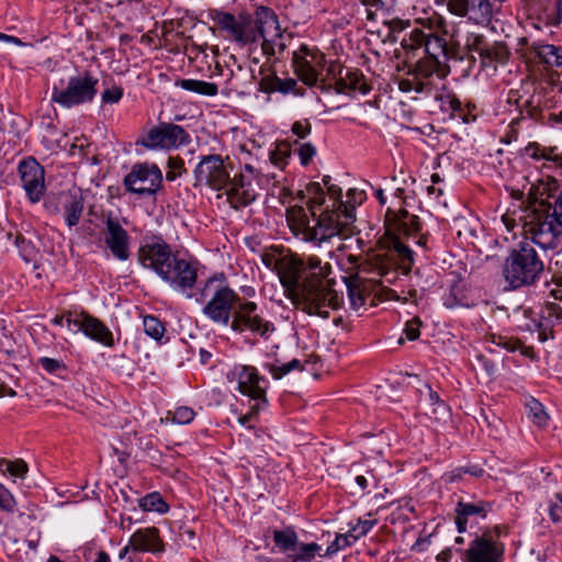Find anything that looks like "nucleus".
Segmentation results:
<instances>
[{
    "instance_id": "1",
    "label": "nucleus",
    "mask_w": 562,
    "mask_h": 562,
    "mask_svg": "<svg viewBox=\"0 0 562 562\" xmlns=\"http://www.w3.org/2000/svg\"><path fill=\"white\" fill-rule=\"evenodd\" d=\"M389 250H382L371 255L364 262L359 263L358 257L353 255L347 256V262H342L344 267L350 271L349 277L345 278L348 295L353 307L364 304V297L361 292V283L364 280L384 283H392L397 277L395 270L394 255L401 260V267L405 272L409 271L413 263V252L397 238L392 239Z\"/></svg>"
},
{
    "instance_id": "2",
    "label": "nucleus",
    "mask_w": 562,
    "mask_h": 562,
    "mask_svg": "<svg viewBox=\"0 0 562 562\" xmlns=\"http://www.w3.org/2000/svg\"><path fill=\"white\" fill-rule=\"evenodd\" d=\"M366 199V193L358 189H350L347 192V200L339 203L340 212L335 210L322 211L315 224L311 225V220L304 210L293 211L289 216L291 228L296 235L302 236L305 241L322 243L329 241L335 236L347 238L352 234L353 222L356 221L355 207L360 205Z\"/></svg>"
},
{
    "instance_id": "3",
    "label": "nucleus",
    "mask_w": 562,
    "mask_h": 562,
    "mask_svg": "<svg viewBox=\"0 0 562 562\" xmlns=\"http://www.w3.org/2000/svg\"><path fill=\"white\" fill-rule=\"evenodd\" d=\"M138 262L153 270L173 291L193 299L192 288L198 280V269L193 262L172 255L170 247L156 239L144 244L137 252Z\"/></svg>"
},
{
    "instance_id": "4",
    "label": "nucleus",
    "mask_w": 562,
    "mask_h": 562,
    "mask_svg": "<svg viewBox=\"0 0 562 562\" xmlns=\"http://www.w3.org/2000/svg\"><path fill=\"white\" fill-rule=\"evenodd\" d=\"M193 299L196 303H205L202 312L211 322L225 327L241 300L223 277L209 278Z\"/></svg>"
},
{
    "instance_id": "5",
    "label": "nucleus",
    "mask_w": 562,
    "mask_h": 562,
    "mask_svg": "<svg viewBox=\"0 0 562 562\" xmlns=\"http://www.w3.org/2000/svg\"><path fill=\"white\" fill-rule=\"evenodd\" d=\"M543 270V263L529 245L512 251L505 261L504 277L512 288L517 289L533 283Z\"/></svg>"
},
{
    "instance_id": "6",
    "label": "nucleus",
    "mask_w": 562,
    "mask_h": 562,
    "mask_svg": "<svg viewBox=\"0 0 562 562\" xmlns=\"http://www.w3.org/2000/svg\"><path fill=\"white\" fill-rule=\"evenodd\" d=\"M98 79L88 71L69 77L65 87L54 85L52 101L69 109L91 102L97 95Z\"/></svg>"
},
{
    "instance_id": "7",
    "label": "nucleus",
    "mask_w": 562,
    "mask_h": 562,
    "mask_svg": "<svg viewBox=\"0 0 562 562\" xmlns=\"http://www.w3.org/2000/svg\"><path fill=\"white\" fill-rule=\"evenodd\" d=\"M226 381L239 393L254 401L252 409L260 411L267 404L265 379L251 366L235 364L225 374Z\"/></svg>"
},
{
    "instance_id": "8",
    "label": "nucleus",
    "mask_w": 562,
    "mask_h": 562,
    "mask_svg": "<svg viewBox=\"0 0 562 562\" xmlns=\"http://www.w3.org/2000/svg\"><path fill=\"white\" fill-rule=\"evenodd\" d=\"M233 170V161L228 156L212 154L200 159L194 169V178L198 184L220 191L229 184Z\"/></svg>"
},
{
    "instance_id": "9",
    "label": "nucleus",
    "mask_w": 562,
    "mask_h": 562,
    "mask_svg": "<svg viewBox=\"0 0 562 562\" xmlns=\"http://www.w3.org/2000/svg\"><path fill=\"white\" fill-rule=\"evenodd\" d=\"M228 326L233 331L239 334L249 331L265 339H269L276 330L274 325L260 315L255 302L243 299L237 305Z\"/></svg>"
},
{
    "instance_id": "10",
    "label": "nucleus",
    "mask_w": 562,
    "mask_h": 562,
    "mask_svg": "<svg viewBox=\"0 0 562 562\" xmlns=\"http://www.w3.org/2000/svg\"><path fill=\"white\" fill-rule=\"evenodd\" d=\"M297 295L304 301L308 314L322 317H328L329 310H336L340 304L338 294L318 280H305V284Z\"/></svg>"
},
{
    "instance_id": "11",
    "label": "nucleus",
    "mask_w": 562,
    "mask_h": 562,
    "mask_svg": "<svg viewBox=\"0 0 562 562\" xmlns=\"http://www.w3.org/2000/svg\"><path fill=\"white\" fill-rule=\"evenodd\" d=\"M501 529L495 527L476 536L465 550V562H502L504 543L499 541Z\"/></svg>"
},
{
    "instance_id": "12",
    "label": "nucleus",
    "mask_w": 562,
    "mask_h": 562,
    "mask_svg": "<svg viewBox=\"0 0 562 562\" xmlns=\"http://www.w3.org/2000/svg\"><path fill=\"white\" fill-rule=\"evenodd\" d=\"M190 137L184 128L173 123H159L142 138L140 144L148 149H176L189 144Z\"/></svg>"
},
{
    "instance_id": "13",
    "label": "nucleus",
    "mask_w": 562,
    "mask_h": 562,
    "mask_svg": "<svg viewBox=\"0 0 562 562\" xmlns=\"http://www.w3.org/2000/svg\"><path fill=\"white\" fill-rule=\"evenodd\" d=\"M162 182V172L155 164H136L125 177L127 191L139 195L155 194Z\"/></svg>"
},
{
    "instance_id": "14",
    "label": "nucleus",
    "mask_w": 562,
    "mask_h": 562,
    "mask_svg": "<svg viewBox=\"0 0 562 562\" xmlns=\"http://www.w3.org/2000/svg\"><path fill=\"white\" fill-rule=\"evenodd\" d=\"M255 31L257 38H262V49L267 55H277L286 47L285 36L280 29L277 16L269 10L262 9L257 14Z\"/></svg>"
},
{
    "instance_id": "15",
    "label": "nucleus",
    "mask_w": 562,
    "mask_h": 562,
    "mask_svg": "<svg viewBox=\"0 0 562 562\" xmlns=\"http://www.w3.org/2000/svg\"><path fill=\"white\" fill-rule=\"evenodd\" d=\"M293 63L299 78L307 86H316L319 81L321 70L326 66L324 55L306 45H302L293 53Z\"/></svg>"
},
{
    "instance_id": "16",
    "label": "nucleus",
    "mask_w": 562,
    "mask_h": 562,
    "mask_svg": "<svg viewBox=\"0 0 562 562\" xmlns=\"http://www.w3.org/2000/svg\"><path fill=\"white\" fill-rule=\"evenodd\" d=\"M402 46L411 49L424 48L437 66L448 59L447 42L440 33H426L424 30L414 29L408 38H403Z\"/></svg>"
},
{
    "instance_id": "17",
    "label": "nucleus",
    "mask_w": 562,
    "mask_h": 562,
    "mask_svg": "<svg viewBox=\"0 0 562 562\" xmlns=\"http://www.w3.org/2000/svg\"><path fill=\"white\" fill-rule=\"evenodd\" d=\"M103 241L111 255L120 261L130 258L131 237L120 220L109 214L103 220Z\"/></svg>"
},
{
    "instance_id": "18",
    "label": "nucleus",
    "mask_w": 562,
    "mask_h": 562,
    "mask_svg": "<svg viewBox=\"0 0 562 562\" xmlns=\"http://www.w3.org/2000/svg\"><path fill=\"white\" fill-rule=\"evenodd\" d=\"M19 175L31 202H38L45 192L44 169L32 157L23 159L19 164Z\"/></svg>"
},
{
    "instance_id": "19",
    "label": "nucleus",
    "mask_w": 562,
    "mask_h": 562,
    "mask_svg": "<svg viewBox=\"0 0 562 562\" xmlns=\"http://www.w3.org/2000/svg\"><path fill=\"white\" fill-rule=\"evenodd\" d=\"M217 24L228 36L239 44H249L257 41V33L250 20L245 16H238L231 13H220Z\"/></svg>"
},
{
    "instance_id": "20",
    "label": "nucleus",
    "mask_w": 562,
    "mask_h": 562,
    "mask_svg": "<svg viewBox=\"0 0 562 562\" xmlns=\"http://www.w3.org/2000/svg\"><path fill=\"white\" fill-rule=\"evenodd\" d=\"M560 227L553 215L552 217H538L529 223L526 234L529 235L532 243L543 249H549L557 246V239L561 235Z\"/></svg>"
},
{
    "instance_id": "21",
    "label": "nucleus",
    "mask_w": 562,
    "mask_h": 562,
    "mask_svg": "<svg viewBox=\"0 0 562 562\" xmlns=\"http://www.w3.org/2000/svg\"><path fill=\"white\" fill-rule=\"evenodd\" d=\"M328 200L319 187L318 183L312 184L310 188L311 198L308 201V207L312 215L311 225L315 224V220L318 218L317 211L322 213V211L326 210L329 206V210H335L340 212L339 203L341 201V189L336 184H329L328 188Z\"/></svg>"
},
{
    "instance_id": "22",
    "label": "nucleus",
    "mask_w": 562,
    "mask_h": 562,
    "mask_svg": "<svg viewBox=\"0 0 562 562\" xmlns=\"http://www.w3.org/2000/svg\"><path fill=\"white\" fill-rule=\"evenodd\" d=\"M448 11L457 16H469L476 23L490 20L492 5L490 0H449Z\"/></svg>"
},
{
    "instance_id": "23",
    "label": "nucleus",
    "mask_w": 562,
    "mask_h": 562,
    "mask_svg": "<svg viewBox=\"0 0 562 562\" xmlns=\"http://www.w3.org/2000/svg\"><path fill=\"white\" fill-rule=\"evenodd\" d=\"M278 274L282 285L288 291L299 294L305 284V280L301 281L302 277L305 276L302 257L284 258L280 263Z\"/></svg>"
},
{
    "instance_id": "24",
    "label": "nucleus",
    "mask_w": 562,
    "mask_h": 562,
    "mask_svg": "<svg viewBox=\"0 0 562 562\" xmlns=\"http://www.w3.org/2000/svg\"><path fill=\"white\" fill-rule=\"evenodd\" d=\"M256 179L249 178L247 173L235 175L229 177V184L226 187V192L231 202L235 207L239 205H248L257 198V191L254 186Z\"/></svg>"
},
{
    "instance_id": "25",
    "label": "nucleus",
    "mask_w": 562,
    "mask_h": 562,
    "mask_svg": "<svg viewBox=\"0 0 562 562\" xmlns=\"http://www.w3.org/2000/svg\"><path fill=\"white\" fill-rule=\"evenodd\" d=\"M132 551L158 553L164 551V544L158 535V529L143 528L131 536Z\"/></svg>"
},
{
    "instance_id": "26",
    "label": "nucleus",
    "mask_w": 562,
    "mask_h": 562,
    "mask_svg": "<svg viewBox=\"0 0 562 562\" xmlns=\"http://www.w3.org/2000/svg\"><path fill=\"white\" fill-rule=\"evenodd\" d=\"M65 221L69 227L76 226L82 215L85 199L79 190L69 191L60 196Z\"/></svg>"
},
{
    "instance_id": "27",
    "label": "nucleus",
    "mask_w": 562,
    "mask_h": 562,
    "mask_svg": "<svg viewBox=\"0 0 562 562\" xmlns=\"http://www.w3.org/2000/svg\"><path fill=\"white\" fill-rule=\"evenodd\" d=\"M525 155L533 160H543L546 167L562 168V151L558 147H547L538 143L528 144Z\"/></svg>"
},
{
    "instance_id": "28",
    "label": "nucleus",
    "mask_w": 562,
    "mask_h": 562,
    "mask_svg": "<svg viewBox=\"0 0 562 562\" xmlns=\"http://www.w3.org/2000/svg\"><path fill=\"white\" fill-rule=\"evenodd\" d=\"M82 333L104 347L112 348L115 345L114 335L110 328L92 315H89L86 319V326Z\"/></svg>"
},
{
    "instance_id": "29",
    "label": "nucleus",
    "mask_w": 562,
    "mask_h": 562,
    "mask_svg": "<svg viewBox=\"0 0 562 562\" xmlns=\"http://www.w3.org/2000/svg\"><path fill=\"white\" fill-rule=\"evenodd\" d=\"M305 280L326 279L331 273V266L328 262H323L321 258L314 255L302 257Z\"/></svg>"
},
{
    "instance_id": "30",
    "label": "nucleus",
    "mask_w": 562,
    "mask_h": 562,
    "mask_svg": "<svg viewBox=\"0 0 562 562\" xmlns=\"http://www.w3.org/2000/svg\"><path fill=\"white\" fill-rule=\"evenodd\" d=\"M429 74L419 68L412 78L401 79L398 81V89L402 92L429 93L430 83L427 80Z\"/></svg>"
},
{
    "instance_id": "31",
    "label": "nucleus",
    "mask_w": 562,
    "mask_h": 562,
    "mask_svg": "<svg viewBox=\"0 0 562 562\" xmlns=\"http://www.w3.org/2000/svg\"><path fill=\"white\" fill-rule=\"evenodd\" d=\"M336 90L338 93H347L348 90L360 91L366 94L369 91L362 75L358 71L347 70L345 77H339L336 82Z\"/></svg>"
},
{
    "instance_id": "32",
    "label": "nucleus",
    "mask_w": 562,
    "mask_h": 562,
    "mask_svg": "<svg viewBox=\"0 0 562 562\" xmlns=\"http://www.w3.org/2000/svg\"><path fill=\"white\" fill-rule=\"evenodd\" d=\"M177 86L187 91L206 97H214L218 92V88L215 83L198 79H182L177 82Z\"/></svg>"
},
{
    "instance_id": "33",
    "label": "nucleus",
    "mask_w": 562,
    "mask_h": 562,
    "mask_svg": "<svg viewBox=\"0 0 562 562\" xmlns=\"http://www.w3.org/2000/svg\"><path fill=\"white\" fill-rule=\"evenodd\" d=\"M396 229L404 235H412L420 229V221L418 216L409 214L406 210L400 211L396 223Z\"/></svg>"
},
{
    "instance_id": "34",
    "label": "nucleus",
    "mask_w": 562,
    "mask_h": 562,
    "mask_svg": "<svg viewBox=\"0 0 562 562\" xmlns=\"http://www.w3.org/2000/svg\"><path fill=\"white\" fill-rule=\"evenodd\" d=\"M537 55L538 57L547 65L549 66H555L561 67L562 66V48L546 44L540 45L537 48Z\"/></svg>"
},
{
    "instance_id": "35",
    "label": "nucleus",
    "mask_w": 562,
    "mask_h": 562,
    "mask_svg": "<svg viewBox=\"0 0 562 562\" xmlns=\"http://www.w3.org/2000/svg\"><path fill=\"white\" fill-rule=\"evenodd\" d=\"M139 507L145 512L166 513L168 506L158 493H150L139 499Z\"/></svg>"
},
{
    "instance_id": "36",
    "label": "nucleus",
    "mask_w": 562,
    "mask_h": 562,
    "mask_svg": "<svg viewBox=\"0 0 562 562\" xmlns=\"http://www.w3.org/2000/svg\"><path fill=\"white\" fill-rule=\"evenodd\" d=\"M274 543L283 551L294 550L297 536L292 529L277 530L273 532Z\"/></svg>"
},
{
    "instance_id": "37",
    "label": "nucleus",
    "mask_w": 562,
    "mask_h": 562,
    "mask_svg": "<svg viewBox=\"0 0 562 562\" xmlns=\"http://www.w3.org/2000/svg\"><path fill=\"white\" fill-rule=\"evenodd\" d=\"M0 470L3 472H8L11 476L24 479L29 468L26 462L23 461L22 459H16L14 461L1 459Z\"/></svg>"
},
{
    "instance_id": "38",
    "label": "nucleus",
    "mask_w": 562,
    "mask_h": 562,
    "mask_svg": "<svg viewBox=\"0 0 562 562\" xmlns=\"http://www.w3.org/2000/svg\"><path fill=\"white\" fill-rule=\"evenodd\" d=\"M418 23L423 26L426 33H446V21L442 16L437 13H432L430 16L418 19Z\"/></svg>"
},
{
    "instance_id": "39",
    "label": "nucleus",
    "mask_w": 562,
    "mask_h": 562,
    "mask_svg": "<svg viewBox=\"0 0 562 562\" xmlns=\"http://www.w3.org/2000/svg\"><path fill=\"white\" fill-rule=\"evenodd\" d=\"M143 327H144L145 334L155 340H160L165 334L164 325L155 316H150V315L145 316L143 318Z\"/></svg>"
},
{
    "instance_id": "40",
    "label": "nucleus",
    "mask_w": 562,
    "mask_h": 562,
    "mask_svg": "<svg viewBox=\"0 0 562 562\" xmlns=\"http://www.w3.org/2000/svg\"><path fill=\"white\" fill-rule=\"evenodd\" d=\"M321 547L317 543H306L299 548V551L289 555L292 562H310L312 561Z\"/></svg>"
},
{
    "instance_id": "41",
    "label": "nucleus",
    "mask_w": 562,
    "mask_h": 562,
    "mask_svg": "<svg viewBox=\"0 0 562 562\" xmlns=\"http://www.w3.org/2000/svg\"><path fill=\"white\" fill-rule=\"evenodd\" d=\"M301 370L302 364L301 361L297 359H293L286 363H280L276 362L272 364H269V372L272 374V376L277 380L281 379L282 376L286 375L293 370Z\"/></svg>"
},
{
    "instance_id": "42",
    "label": "nucleus",
    "mask_w": 562,
    "mask_h": 562,
    "mask_svg": "<svg viewBox=\"0 0 562 562\" xmlns=\"http://www.w3.org/2000/svg\"><path fill=\"white\" fill-rule=\"evenodd\" d=\"M14 244L16 248L19 249V252L21 257L26 261H32L35 258L36 255V248L32 244L31 240H27L22 235H16L14 239Z\"/></svg>"
},
{
    "instance_id": "43",
    "label": "nucleus",
    "mask_w": 562,
    "mask_h": 562,
    "mask_svg": "<svg viewBox=\"0 0 562 562\" xmlns=\"http://www.w3.org/2000/svg\"><path fill=\"white\" fill-rule=\"evenodd\" d=\"M90 314L86 312L81 313H75V312H68L66 314V326L69 330L77 333V331H83L86 326V319L89 317Z\"/></svg>"
},
{
    "instance_id": "44",
    "label": "nucleus",
    "mask_w": 562,
    "mask_h": 562,
    "mask_svg": "<svg viewBox=\"0 0 562 562\" xmlns=\"http://www.w3.org/2000/svg\"><path fill=\"white\" fill-rule=\"evenodd\" d=\"M425 409L426 415L437 423H446L450 418L449 407L442 401Z\"/></svg>"
},
{
    "instance_id": "45",
    "label": "nucleus",
    "mask_w": 562,
    "mask_h": 562,
    "mask_svg": "<svg viewBox=\"0 0 562 562\" xmlns=\"http://www.w3.org/2000/svg\"><path fill=\"white\" fill-rule=\"evenodd\" d=\"M486 341L491 342L492 345H494L496 347L503 348L506 351H515L519 345L517 340H515L510 337L502 336V335H497V334L488 335L486 337Z\"/></svg>"
},
{
    "instance_id": "46",
    "label": "nucleus",
    "mask_w": 562,
    "mask_h": 562,
    "mask_svg": "<svg viewBox=\"0 0 562 562\" xmlns=\"http://www.w3.org/2000/svg\"><path fill=\"white\" fill-rule=\"evenodd\" d=\"M457 513H459L460 515H462L467 518L470 516H474V515L484 517L486 514V508L482 503H462V502H460L458 504Z\"/></svg>"
},
{
    "instance_id": "47",
    "label": "nucleus",
    "mask_w": 562,
    "mask_h": 562,
    "mask_svg": "<svg viewBox=\"0 0 562 562\" xmlns=\"http://www.w3.org/2000/svg\"><path fill=\"white\" fill-rule=\"evenodd\" d=\"M524 327L530 333H537L538 339L540 341H546L549 336H551V331L548 329V326L541 319H531L526 323Z\"/></svg>"
},
{
    "instance_id": "48",
    "label": "nucleus",
    "mask_w": 562,
    "mask_h": 562,
    "mask_svg": "<svg viewBox=\"0 0 562 562\" xmlns=\"http://www.w3.org/2000/svg\"><path fill=\"white\" fill-rule=\"evenodd\" d=\"M529 412H530V415L532 417V422L540 426V427H543L547 425L548 423V419H549V416L548 414L544 412L542 405L537 402V401H532L530 404H529Z\"/></svg>"
},
{
    "instance_id": "49",
    "label": "nucleus",
    "mask_w": 562,
    "mask_h": 562,
    "mask_svg": "<svg viewBox=\"0 0 562 562\" xmlns=\"http://www.w3.org/2000/svg\"><path fill=\"white\" fill-rule=\"evenodd\" d=\"M195 416L194 411L188 406H181L175 409L172 413V422L179 425H186L193 420Z\"/></svg>"
},
{
    "instance_id": "50",
    "label": "nucleus",
    "mask_w": 562,
    "mask_h": 562,
    "mask_svg": "<svg viewBox=\"0 0 562 562\" xmlns=\"http://www.w3.org/2000/svg\"><path fill=\"white\" fill-rule=\"evenodd\" d=\"M376 520H362L358 519L356 524H349L350 530L356 535V538L359 540L360 538L368 535V532L375 526Z\"/></svg>"
},
{
    "instance_id": "51",
    "label": "nucleus",
    "mask_w": 562,
    "mask_h": 562,
    "mask_svg": "<svg viewBox=\"0 0 562 562\" xmlns=\"http://www.w3.org/2000/svg\"><path fill=\"white\" fill-rule=\"evenodd\" d=\"M367 8L368 19L374 18V11L386 9L394 0H359Z\"/></svg>"
},
{
    "instance_id": "52",
    "label": "nucleus",
    "mask_w": 562,
    "mask_h": 562,
    "mask_svg": "<svg viewBox=\"0 0 562 562\" xmlns=\"http://www.w3.org/2000/svg\"><path fill=\"white\" fill-rule=\"evenodd\" d=\"M15 499L11 492L0 483V508L5 512H13Z\"/></svg>"
},
{
    "instance_id": "53",
    "label": "nucleus",
    "mask_w": 562,
    "mask_h": 562,
    "mask_svg": "<svg viewBox=\"0 0 562 562\" xmlns=\"http://www.w3.org/2000/svg\"><path fill=\"white\" fill-rule=\"evenodd\" d=\"M419 401L423 403L425 408L429 406H434L441 400L439 398L438 394L432 391V389L428 385H425L424 390L419 391Z\"/></svg>"
},
{
    "instance_id": "54",
    "label": "nucleus",
    "mask_w": 562,
    "mask_h": 562,
    "mask_svg": "<svg viewBox=\"0 0 562 562\" xmlns=\"http://www.w3.org/2000/svg\"><path fill=\"white\" fill-rule=\"evenodd\" d=\"M297 154L301 160V164L306 166L313 159L316 154L315 147L311 143L301 144L297 148Z\"/></svg>"
},
{
    "instance_id": "55",
    "label": "nucleus",
    "mask_w": 562,
    "mask_h": 562,
    "mask_svg": "<svg viewBox=\"0 0 562 562\" xmlns=\"http://www.w3.org/2000/svg\"><path fill=\"white\" fill-rule=\"evenodd\" d=\"M459 289L452 288L448 293H446L442 297L443 305L447 308H456L459 306H465L464 303L458 297Z\"/></svg>"
},
{
    "instance_id": "56",
    "label": "nucleus",
    "mask_w": 562,
    "mask_h": 562,
    "mask_svg": "<svg viewBox=\"0 0 562 562\" xmlns=\"http://www.w3.org/2000/svg\"><path fill=\"white\" fill-rule=\"evenodd\" d=\"M123 97V89L121 87H111L102 92V101L104 103H117Z\"/></svg>"
},
{
    "instance_id": "57",
    "label": "nucleus",
    "mask_w": 562,
    "mask_h": 562,
    "mask_svg": "<svg viewBox=\"0 0 562 562\" xmlns=\"http://www.w3.org/2000/svg\"><path fill=\"white\" fill-rule=\"evenodd\" d=\"M553 216L557 223L562 226V183L555 187Z\"/></svg>"
},
{
    "instance_id": "58",
    "label": "nucleus",
    "mask_w": 562,
    "mask_h": 562,
    "mask_svg": "<svg viewBox=\"0 0 562 562\" xmlns=\"http://www.w3.org/2000/svg\"><path fill=\"white\" fill-rule=\"evenodd\" d=\"M420 321L417 317L406 323L404 333L408 340H415L419 337Z\"/></svg>"
},
{
    "instance_id": "59",
    "label": "nucleus",
    "mask_w": 562,
    "mask_h": 562,
    "mask_svg": "<svg viewBox=\"0 0 562 562\" xmlns=\"http://www.w3.org/2000/svg\"><path fill=\"white\" fill-rule=\"evenodd\" d=\"M288 157H289L288 149L286 148L282 149L281 147H279L278 149L271 151L270 160L276 167L283 168L286 164Z\"/></svg>"
},
{
    "instance_id": "60",
    "label": "nucleus",
    "mask_w": 562,
    "mask_h": 562,
    "mask_svg": "<svg viewBox=\"0 0 562 562\" xmlns=\"http://www.w3.org/2000/svg\"><path fill=\"white\" fill-rule=\"evenodd\" d=\"M295 86H296V82L293 79L282 80V79L276 78L273 81L272 89L280 91L282 93H288V92L293 91Z\"/></svg>"
},
{
    "instance_id": "61",
    "label": "nucleus",
    "mask_w": 562,
    "mask_h": 562,
    "mask_svg": "<svg viewBox=\"0 0 562 562\" xmlns=\"http://www.w3.org/2000/svg\"><path fill=\"white\" fill-rule=\"evenodd\" d=\"M40 363L49 373H55L64 368L61 361L47 357L41 358Z\"/></svg>"
},
{
    "instance_id": "62",
    "label": "nucleus",
    "mask_w": 562,
    "mask_h": 562,
    "mask_svg": "<svg viewBox=\"0 0 562 562\" xmlns=\"http://www.w3.org/2000/svg\"><path fill=\"white\" fill-rule=\"evenodd\" d=\"M348 547V541H346V538H344L340 535H337L335 540L327 547L326 554L333 555L336 554L338 551L345 549Z\"/></svg>"
},
{
    "instance_id": "63",
    "label": "nucleus",
    "mask_w": 562,
    "mask_h": 562,
    "mask_svg": "<svg viewBox=\"0 0 562 562\" xmlns=\"http://www.w3.org/2000/svg\"><path fill=\"white\" fill-rule=\"evenodd\" d=\"M442 106L446 110H450L452 113H454L461 111L462 103L454 95H447L445 99H442Z\"/></svg>"
},
{
    "instance_id": "64",
    "label": "nucleus",
    "mask_w": 562,
    "mask_h": 562,
    "mask_svg": "<svg viewBox=\"0 0 562 562\" xmlns=\"http://www.w3.org/2000/svg\"><path fill=\"white\" fill-rule=\"evenodd\" d=\"M292 132L299 138H305L311 133V124L308 122H295L292 126Z\"/></svg>"
}]
</instances>
